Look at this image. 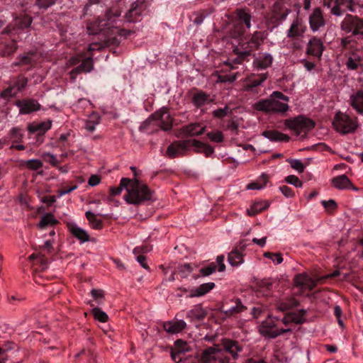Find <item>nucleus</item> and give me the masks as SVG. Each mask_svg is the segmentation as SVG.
Segmentation results:
<instances>
[{"mask_svg":"<svg viewBox=\"0 0 363 363\" xmlns=\"http://www.w3.org/2000/svg\"><path fill=\"white\" fill-rule=\"evenodd\" d=\"M260 289L258 291L259 294H261L264 296H267L270 294V290L272 287V284L268 281H262L259 286Z\"/></svg>","mask_w":363,"mask_h":363,"instance_id":"obj_44","label":"nucleus"},{"mask_svg":"<svg viewBox=\"0 0 363 363\" xmlns=\"http://www.w3.org/2000/svg\"><path fill=\"white\" fill-rule=\"evenodd\" d=\"M345 65L348 69L354 70L362 65L363 52L358 49H353L345 54Z\"/></svg>","mask_w":363,"mask_h":363,"instance_id":"obj_10","label":"nucleus"},{"mask_svg":"<svg viewBox=\"0 0 363 363\" xmlns=\"http://www.w3.org/2000/svg\"><path fill=\"white\" fill-rule=\"evenodd\" d=\"M52 121L48 120L40 123H33L28 125V130L32 133H37L38 134H43L47 130L51 128Z\"/></svg>","mask_w":363,"mask_h":363,"instance_id":"obj_24","label":"nucleus"},{"mask_svg":"<svg viewBox=\"0 0 363 363\" xmlns=\"http://www.w3.org/2000/svg\"><path fill=\"white\" fill-rule=\"evenodd\" d=\"M354 5V0H336L335 6L331 9V13L339 16L347 11L354 12L355 11Z\"/></svg>","mask_w":363,"mask_h":363,"instance_id":"obj_13","label":"nucleus"},{"mask_svg":"<svg viewBox=\"0 0 363 363\" xmlns=\"http://www.w3.org/2000/svg\"><path fill=\"white\" fill-rule=\"evenodd\" d=\"M291 167L296 169L298 172L302 173L304 171L305 167L302 162L299 160H291L289 162Z\"/></svg>","mask_w":363,"mask_h":363,"instance_id":"obj_48","label":"nucleus"},{"mask_svg":"<svg viewBox=\"0 0 363 363\" xmlns=\"http://www.w3.org/2000/svg\"><path fill=\"white\" fill-rule=\"evenodd\" d=\"M289 98L280 91H274L270 96L252 104V108L257 111L284 115L289 109Z\"/></svg>","mask_w":363,"mask_h":363,"instance_id":"obj_2","label":"nucleus"},{"mask_svg":"<svg viewBox=\"0 0 363 363\" xmlns=\"http://www.w3.org/2000/svg\"><path fill=\"white\" fill-rule=\"evenodd\" d=\"M68 229L73 236L82 242H85L89 240V235L87 232L79 227L74 223H69L67 224Z\"/></svg>","mask_w":363,"mask_h":363,"instance_id":"obj_20","label":"nucleus"},{"mask_svg":"<svg viewBox=\"0 0 363 363\" xmlns=\"http://www.w3.org/2000/svg\"><path fill=\"white\" fill-rule=\"evenodd\" d=\"M273 62L272 56L269 53H261L255 60L254 65L259 69L269 67Z\"/></svg>","mask_w":363,"mask_h":363,"instance_id":"obj_25","label":"nucleus"},{"mask_svg":"<svg viewBox=\"0 0 363 363\" xmlns=\"http://www.w3.org/2000/svg\"><path fill=\"white\" fill-rule=\"evenodd\" d=\"M121 184L125 186L126 190L124 200L129 204L138 205L152 199V192L147 185L135 177L132 179L122 178Z\"/></svg>","mask_w":363,"mask_h":363,"instance_id":"obj_1","label":"nucleus"},{"mask_svg":"<svg viewBox=\"0 0 363 363\" xmlns=\"http://www.w3.org/2000/svg\"><path fill=\"white\" fill-rule=\"evenodd\" d=\"M101 182V178L99 176L94 174L90 177L88 181V184L91 186H95L98 185Z\"/></svg>","mask_w":363,"mask_h":363,"instance_id":"obj_62","label":"nucleus"},{"mask_svg":"<svg viewBox=\"0 0 363 363\" xmlns=\"http://www.w3.org/2000/svg\"><path fill=\"white\" fill-rule=\"evenodd\" d=\"M23 165L31 170H38L43 167V162L40 160L32 159L23 161Z\"/></svg>","mask_w":363,"mask_h":363,"instance_id":"obj_37","label":"nucleus"},{"mask_svg":"<svg viewBox=\"0 0 363 363\" xmlns=\"http://www.w3.org/2000/svg\"><path fill=\"white\" fill-rule=\"evenodd\" d=\"M55 0H35L36 5L40 9H47L55 3Z\"/></svg>","mask_w":363,"mask_h":363,"instance_id":"obj_57","label":"nucleus"},{"mask_svg":"<svg viewBox=\"0 0 363 363\" xmlns=\"http://www.w3.org/2000/svg\"><path fill=\"white\" fill-rule=\"evenodd\" d=\"M57 223V220L52 214L47 213L42 217L38 226L40 228H45L48 226H52L55 225Z\"/></svg>","mask_w":363,"mask_h":363,"instance_id":"obj_34","label":"nucleus"},{"mask_svg":"<svg viewBox=\"0 0 363 363\" xmlns=\"http://www.w3.org/2000/svg\"><path fill=\"white\" fill-rule=\"evenodd\" d=\"M18 93V92L17 91L16 88L13 86H12L3 91L1 94V96L4 99H9L11 96L16 95Z\"/></svg>","mask_w":363,"mask_h":363,"instance_id":"obj_53","label":"nucleus"},{"mask_svg":"<svg viewBox=\"0 0 363 363\" xmlns=\"http://www.w3.org/2000/svg\"><path fill=\"white\" fill-rule=\"evenodd\" d=\"M223 345L225 350L230 353L234 358L238 357V354L242 351V347L235 341L231 340H223Z\"/></svg>","mask_w":363,"mask_h":363,"instance_id":"obj_28","label":"nucleus"},{"mask_svg":"<svg viewBox=\"0 0 363 363\" xmlns=\"http://www.w3.org/2000/svg\"><path fill=\"white\" fill-rule=\"evenodd\" d=\"M285 181L291 185H294L296 187H301L302 182L299 180V179L295 175H289L285 178Z\"/></svg>","mask_w":363,"mask_h":363,"instance_id":"obj_50","label":"nucleus"},{"mask_svg":"<svg viewBox=\"0 0 363 363\" xmlns=\"http://www.w3.org/2000/svg\"><path fill=\"white\" fill-rule=\"evenodd\" d=\"M243 308L244 306H242V303L239 300H237L235 302V306L230 307L225 311V313L232 315L242 311Z\"/></svg>","mask_w":363,"mask_h":363,"instance_id":"obj_52","label":"nucleus"},{"mask_svg":"<svg viewBox=\"0 0 363 363\" xmlns=\"http://www.w3.org/2000/svg\"><path fill=\"white\" fill-rule=\"evenodd\" d=\"M9 135L13 143L20 142L23 138L22 131L18 128H13L10 131Z\"/></svg>","mask_w":363,"mask_h":363,"instance_id":"obj_43","label":"nucleus"},{"mask_svg":"<svg viewBox=\"0 0 363 363\" xmlns=\"http://www.w3.org/2000/svg\"><path fill=\"white\" fill-rule=\"evenodd\" d=\"M288 314L290 316L293 323L301 324L305 321V315L306 314V311L305 310H301L289 313Z\"/></svg>","mask_w":363,"mask_h":363,"instance_id":"obj_36","label":"nucleus"},{"mask_svg":"<svg viewBox=\"0 0 363 363\" xmlns=\"http://www.w3.org/2000/svg\"><path fill=\"white\" fill-rule=\"evenodd\" d=\"M269 206V203L266 200L254 202L249 208L246 210V214L249 216H255Z\"/></svg>","mask_w":363,"mask_h":363,"instance_id":"obj_23","label":"nucleus"},{"mask_svg":"<svg viewBox=\"0 0 363 363\" xmlns=\"http://www.w3.org/2000/svg\"><path fill=\"white\" fill-rule=\"evenodd\" d=\"M306 30V26L303 21L296 18L293 21L289 29L287 31V37L290 38H299L303 35Z\"/></svg>","mask_w":363,"mask_h":363,"instance_id":"obj_15","label":"nucleus"},{"mask_svg":"<svg viewBox=\"0 0 363 363\" xmlns=\"http://www.w3.org/2000/svg\"><path fill=\"white\" fill-rule=\"evenodd\" d=\"M77 185H74L69 189L59 190L57 191V198H60L61 196L73 191L74 190L77 189Z\"/></svg>","mask_w":363,"mask_h":363,"instance_id":"obj_63","label":"nucleus"},{"mask_svg":"<svg viewBox=\"0 0 363 363\" xmlns=\"http://www.w3.org/2000/svg\"><path fill=\"white\" fill-rule=\"evenodd\" d=\"M264 256L270 259L276 264H281L283 262V258L280 253L265 252Z\"/></svg>","mask_w":363,"mask_h":363,"instance_id":"obj_46","label":"nucleus"},{"mask_svg":"<svg viewBox=\"0 0 363 363\" xmlns=\"http://www.w3.org/2000/svg\"><path fill=\"white\" fill-rule=\"evenodd\" d=\"M91 313L94 318L100 322L105 323L108 320V315L98 307L94 308L91 311Z\"/></svg>","mask_w":363,"mask_h":363,"instance_id":"obj_38","label":"nucleus"},{"mask_svg":"<svg viewBox=\"0 0 363 363\" xmlns=\"http://www.w3.org/2000/svg\"><path fill=\"white\" fill-rule=\"evenodd\" d=\"M279 190L286 198H292L294 196L292 189L287 186H280Z\"/></svg>","mask_w":363,"mask_h":363,"instance_id":"obj_59","label":"nucleus"},{"mask_svg":"<svg viewBox=\"0 0 363 363\" xmlns=\"http://www.w3.org/2000/svg\"><path fill=\"white\" fill-rule=\"evenodd\" d=\"M333 125L337 132L342 134L353 133L358 127L356 118H351L349 115L340 111L335 114Z\"/></svg>","mask_w":363,"mask_h":363,"instance_id":"obj_4","label":"nucleus"},{"mask_svg":"<svg viewBox=\"0 0 363 363\" xmlns=\"http://www.w3.org/2000/svg\"><path fill=\"white\" fill-rule=\"evenodd\" d=\"M209 96L204 92L200 91L193 96V102L196 107H201L211 102Z\"/></svg>","mask_w":363,"mask_h":363,"instance_id":"obj_32","label":"nucleus"},{"mask_svg":"<svg viewBox=\"0 0 363 363\" xmlns=\"http://www.w3.org/2000/svg\"><path fill=\"white\" fill-rule=\"evenodd\" d=\"M45 157H48V162H50L52 165H56L58 163V160L55 155L51 154V153H45Z\"/></svg>","mask_w":363,"mask_h":363,"instance_id":"obj_64","label":"nucleus"},{"mask_svg":"<svg viewBox=\"0 0 363 363\" xmlns=\"http://www.w3.org/2000/svg\"><path fill=\"white\" fill-rule=\"evenodd\" d=\"M267 78V76L265 74H263L261 76L259 79H256L252 81L251 84H247L245 89L246 91L251 90L253 87L257 86L260 85Z\"/></svg>","mask_w":363,"mask_h":363,"instance_id":"obj_49","label":"nucleus"},{"mask_svg":"<svg viewBox=\"0 0 363 363\" xmlns=\"http://www.w3.org/2000/svg\"><path fill=\"white\" fill-rule=\"evenodd\" d=\"M294 282L296 286L303 289L311 290L316 285V281L311 279L306 273L297 274L294 278Z\"/></svg>","mask_w":363,"mask_h":363,"instance_id":"obj_17","label":"nucleus"},{"mask_svg":"<svg viewBox=\"0 0 363 363\" xmlns=\"http://www.w3.org/2000/svg\"><path fill=\"white\" fill-rule=\"evenodd\" d=\"M174 348L182 354L189 352L191 350V347L187 342L182 340H178L175 342Z\"/></svg>","mask_w":363,"mask_h":363,"instance_id":"obj_41","label":"nucleus"},{"mask_svg":"<svg viewBox=\"0 0 363 363\" xmlns=\"http://www.w3.org/2000/svg\"><path fill=\"white\" fill-rule=\"evenodd\" d=\"M259 333L270 338H274L285 333L291 332V328L279 329L276 324V318L269 316L259 326Z\"/></svg>","mask_w":363,"mask_h":363,"instance_id":"obj_7","label":"nucleus"},{"mask_svg":"<svg viewBox=\"0 0 363 363\" xmlns=\"http://www.w3.org/2000/svg\"><path fill=\"white\" fill-rule=\"evenodd\" d=\"M206 316V311L201 306H196L187 313V318L191 321L202 320Z\"/></svg>","mask_w":363,"mask_h":363,"instance_id":"obj_29","label":"nucleus"},{"mask_svg":"<svg viewBox=\"0 0 363 363\" xmlns=\"http://www.w3.org/2000/svg\"><path fill=\"white\" fill-rule=\"evenodd\" d=\"M84 72H89L94 67L93 61L91 57H85L79 65Z\"/></svg>","mask_w":363,"mask_h":363,"instance_id":"obj_42","label":"nucleus"},{"mask_svg":"<svg viewBox=\"0 0 363 363\" xmlns=\"http://www.w3.org/2000/svg\"><path fill=\"white\" fill-rule=\"evenodd\" d=\"M247 246L246 241L243 240L240 242L239 245L233 250H232L228 255V262L233 267H238L240 264L243 263L244 255L242 252Z\"/></svg>","mask_w":363,"mask_h":363,"instance_id":"obj_12","label":"nucleus"},{"mask_svg":"<svg viewBox=\"0 0 363 363\" xmlns=\"http://www.w3.org/2000/svg\"><path fill=\"white\" fill-rule=\"evenodd\" d=\"M350 105L359 114H363V91L359 90L352 94L350 98Z\"/></svg>","mask_w":363,"mask_h":363,"instance_id":"obj_22","label":"nucleus"},{"mask_svg":"<svg viewBox=\"0 0 363 363\" xmlns=\"http://www.w3.org/2000/svg\"><path fill=\"white\" fill-rule=\"evenodd\" d=\"M229 112H230L229 108L227 106H225L223 108H218V109L215 110L213 113V115L214 117L221 118H223L224 116H227L229 113Z\"/></svg>","mask_w":363,"mask_h":363,"instance_id":"obj_56","label":"nucleus"},{"mask_svg":"<svg viewBox=\"0 0 363 363\" xmlns=\"http://www.w3.org/2000/svg\"><path fill=\"white\" fill-rule=\"evenodd\" d=\"M216 270V264L214 262H211L207 267L201 268L199 272L203 277H207L212 274Z\"/></svg>","mask_w":363,"mask_h":363,"instance_id":"obj_45","label":"nucleus"},{"mask_svg":"<svg viewBox=\"0 0 363 363\" xmlns=\"http://www.w3.org/2000/svg\"><path fill=\"white\" fill-rule=\"evenodd\" d=\"M324 45L321 40L317 38L311 39L307 45V54L320 58L324 50Z\"/></svg>","mask_w":363,"mask_h":363,"instance_id":"obj_16","label":"nucleus"},{"mask_svg":"<svg viewBox=\"0 0 363 363\" xmlns=\"http://www.w3.org/2000/svg\"><path fill=\"white\" fill-rule=\"evenodd\" d=\"M332 184L336 189H345L352 188L354 190H357L356 188L352 186V184L350 182V179L345 175H340L334 177L332 179Z\"/></svg>","mask_w":363,"mask_h":363,"instance_id":"obj_26","label":"nucleus"},{"mask_svg":"<svg viewBox=\"0 0 363 363\" xmlns=\"http://www.w3.org/2000/svg\"><path fill=\"white\" fill-rule=\"evenodd\" d=\"M263 135L271 141H284L289 140V136L280 133L277 130H267L263 133Z\"/></svg>","mask_w":363,"mask_h":363,"instance_id":"obj_31","label":"nucleus"},{"mask_svg":"<svg viewBox=\"0 0 363 363\" xmlns=\"http://www.w3.org/2000/svg\"><path fill=\"white\" fill-rule=\"evenodd\" d=\"M186 326L183 320L168 321L164 323L163 328L169 333H178L182 331Z\"/></svg>","mask_w":363,"mask_h":363,"instance_id":"obj_21","label":"nucleus"},{"mask_svg":"<svg viewBox=\"0 0 363 363\" xmlns=\"http://www.w3.org/2000/svg\"><path fill=\"white\" fill-rule=\"evenodd\" d=\"M16 50V45L15 42H11L10 44L5 45L4 49L1 50V55L3 56L9 55L13 53Z\"/></svg>","mask_w":363,"mask_h":363,"instance_id":"obj_51","label":"nucleus"},{"mask_svg":"<svg viewBox=\"0 0 363 363\" xmlns=\"http://www.w3.org/2000/svg\"><path fill=\"white\" fill-rule=\"evenodd\" d=\"M28 84V79L23 76H19L13 84L18 92L21 91L25 89Z\"/></svg>","mask_w":363,"mask_h":363,"instance_id":"obj_40","label":"nucleus"},{"mask_svg":"<svg viewBox=\"0 0 363 363\" xmlns=\"http://www.w3.org/2000/svg\"><path fill=\"white\" fill-rule=\"evenodd\" d=\"M32 23V18L27 14H21L16 16L13 19V24L8 26L3 33H9L16 29L23 30L28 28Z\"/></svg>","mask_w":363,"mask_h":363,"instance_id":"obj_11","label":"nucleus"},{"mask_svg":"<svg viewBox=\"0 0 363 363\" xmlns=\"http://www.w3.org/2000/svg\"><path fill=\"white\" fill-rule=\"evenodd\" d=\"M123 189H125V186L121 184V181L118 186L110 188V194L112 196L120 195Z\"/></svg>","mask_w":363,"mask_h":363,"instance_id":"obj_60","label":"nucleus"},{"mask_svg":"<svg viewBox=\"0 0 363 363\" xmlns=\"http://www.w3.org/2000/svg\"><path fill=\"white\" fill-rule=\"evenodd\" d=\"M322 204L324 208L328 211H330L334 210L336 208V203L334 200L330 199L328 201H322Z\"/></svg>","mask_w":363,"mask_h":363,"instance_id":"obj_58","label":"nucleus"},{"mask_svg":"<svg viewBox=\"0 0 363 363\" xmlns=\"http://www.w3.org/2000/svg\"><path fill=\"white\" fill-rule=\"evenodd\" d=\"M201 360L203 363H228L229 359L225 356L223 350L214 346L208 347L202 352Z\"/></svg>","mask_w":363,"mask_h":363,"instance_id":"obj_8","label":"nucleus"},{"mask_svg":"<svg viewBox=\"0 0 363 363\" xmlns=\"http://www.w3.org/2000/svg\"><path fill=\"white\" fill-rule=\"evenodd\" d=\"M238 17L241 22L245 23L247 28H250L251 16L245 10H240L238 11Z\"/></svg>","mask_w":363,"mask_h":363,"instance_id":"obj_39","label":"nucleus"},{"mask_svg":"<svg viewBox=\"0 0 363 363\" xmlns=\"http://www.w3.org/2000/svg\"><path fill=\"white\" fill-rule=\"evenodd\" d=\"M100 123V117L95 113L90 116L89 118L85 123V128L89 132H93L96 129V126Z\"/></svg>","mask_w":363,"mask_h":363,"instance_id":"obj_35","label":"nucleus"},{"mask_svg":"<svg viewBox=\"0 0 363 363\" xmlns=\"http://www.w3.org/2000/svg\"><path fill=\"white\" fill-rule=\"evenodd\" d=\"M215 287L213 282L202 284L198 287L189 290V298L200 297L206 295Z\"/></svg>","mask_w":363,"mask_h":363,"instance_id":"obj_19","label":"nucleus"},{"mask_svg":"<svg viewBox=\"0 0 363 363\" xmlns=\"http://www.w3.org/2000/svg\"><path fill=\"white\" fill-rule=\"evenodd\" d=\"M309 23L311 30L314 32L325 25V20L320 9L316 8L313 10L309 18Z\"/></svg>","mask_w":363,"mask_h":363,"instance_id":"obj_18","label":"nucleus"},{"mask_svg":"<svg viewBox=\"0 0 363 363\" xmlns=\"http://www.w3.org/2000/svg\"><path fill=\"white\" fill-rule=\"evenodd\" d=\"M284 124L287 128L292 130L296 135H306L315 126L312 120L301 116L292 119H287Z\"/></svg>","mask_w":363,"mask_h":363,"instance_id":"obj_5","label":"nucleus"},{"mask_svg":"<svg viewBox=\"0 0 363 363\" xmlns=\"http://www.w3.org/2000/svg\"><path fill=\"white\" fill-rule=\"evenodd\" d=\"M340 28L346 33L363 35V19L350 14L346 15L340 24Z\"/></svg>","mask_w":363,"mask_h":363,"instance_id":"obj_6","label":"nucleus"},{"mask_svg":"<svg viewBox=\"0 0 363 363\" xmlns=\"http://www.w3.org/2000/svg\"><path fill=\"white\" fill-rule=\"evenodd\" d=\"M191 271L192 268L189 264H184L179 267V272L182 277H186Z\"/></svg>","mask_w":363,"mask_h":363,"instance_id":"obj_54","label":"nucleus"},{"mask_svg":"<svg viewBox=\"0 0 363 363\" xmlns=\"http://www.w3.org/2000/svg\"><path fill=\"white\" fill-rule=\"evenodd\" d=\"M269 178L267 174H262L256 181L247 185V190H260L264 189L268 182Z\"/></svg>","mask_w":363,"mask_h":363,"instance_id":"obj_30","label":"nucleus"},{"mask_svg":"<svg viewBox=\"0 0 363 363\" xmlns=\"http://www.w3.org/2000/svg\"><path fill=\"white\" fill-rule=\"evenodd\" d=\"M207 136L211 140L216 143H220L223 139V134L220 131L208 133Z\"/></svg>","mask_w":363,"mask_h":363,"instance_id":"obj_55","label":"nucleus"},{"mask_svg":"<svg viewBox=\"0 0 363 363\" xmlns=\"http://www.w3.org/2000/svg\"><path fill=\"white\" fill-rule=\"evenodd\" d=\"M157 121V125L164 130H168L172 128V118L167 108H162L155 112L147 121Z\"/></svg>","mask_w":363,"mask_h":363,"instance_id":"obj_9","label":"nucleus"},{"mask_svg":"<svg viewBox=\"0 0 363 363\" xmlns=\"http://www.w3.org/2000/svg\"><path fill=\"white\" fill-rule=\"evenodd\" d=\"M191 147H193L197 152H203L206 156H210L213 152V149L200 141L196 140H178L170 144L167 150L166 156L174 158L184 155Z\"/></svg>","mask_w":363,"mask_h":363,"instance_id":"obj_3","label":"nucleus"},{"mask_svg":"<svg viewBox=\"0 0 363 363\" xmlns=\"http://www.w3.org/2000/svg\"><path fill=\"white\" fill-rule=\"evenodd\" d=\"M237 79V74L218 75L216 82H233Z\"/></svg>","mask_w":363,"mask_h":363,"instance_id":"obj_47","label":"nucleus"},{"mask_svg":"<svg viewBox=\"0 0 363 363\" xmlns=\"http://www.w3.org/2000/svg\"><path fill=\"white\" fill-rule=\"evenodd\" d=\"M91 294L93 298L98 301H99L104 298V292L102 290L92 289Z\"/></svg>","mask_w":363,"mask_h":363,"instance_id":"obj_61","label":"nucleus"},{"mask_svg":"<svg viewBox=\"0 0 363 363\" xmlns=\"http://www.w3.org/2000/svg\"><path fill=\"white\" fill-rule=\"evenodd\" d=\"M21 114H29L40 109V104L34 99H23L16 102Z\"/></svg>","mask_w":363,"mask_h":363,"instance_id":"obj_14","label":"nucleus"},{"mask_svg":"<svg viewBox=\"0 0 363 363\" xmlns=\"http://www.w3.org/2000/svg\"><path fill=\"white\" fill-rule=\"evenodd\" d=\"M204 130L205 126H202L199 123H191L182 128V133L189 136L201 135Z\"/></svg>","mask_w":363,"mask_h":363,"instance_id":"obj_27","label":"nucleus"},{"mask_svg":"<svg viewBox=\"0 0 363 363\" xmlns=\"http://www.w3.org/2000/svg\"><path fill=\"white\" fill-rule=\"evenodd\" d=\"M86 218L89 221V225L96 230L102 228V221L101 219L97 218L96 216L91 211H86L85 213Z\"/></svg>","mask_w":363,"mask_h":363,"instance_id":"obj_33","label":"nucleus"}]
</instances>
